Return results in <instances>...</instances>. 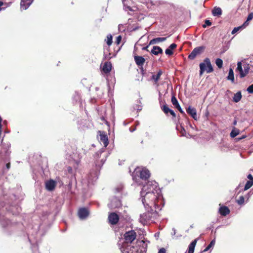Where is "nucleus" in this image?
Instances as JSON below:
<instances>
[{"label":"nucleus","instance_id":"obj_31","mask_svg":"<svg viewBox=\"0 0 253 253\" xmlns=\"http://www.w3.org/2000/svg\"><path fill=\"white\" fill-rule=\"evenodd\" d=\"M239 130L234 127L230 132V136L232 138H234L239 134Z\"/></svg>","mask_w":253,"mask_h":253},{"label":"nucleus","instance_id":"obj_35","mask_svg":"<svg viewBox=\"0 0 253 253\" xmlns=\"http://www.w3.org/2000/svg\"><path fill=\"white\" fill-rule=\"evenodd\" d=\"M215 243V240L214 239L212 240L210 244L204 249V250L203 251V252H205L209 251L211 247H212L214 245Z\"/></svg>","mask_w":253,"mask_h":253},{"label":"nucleus","instance_id":"obj_36","mask_svg":"<svg viewBox=\"0 0 253 253\" xmlns=\"http://www.w3.org/2000/svg\"><path fill=\"white\" fill-rule=\"evenodd\" d=\"M215 64L219 68H221L223 65V61L220 58H217L215 60Z\"/></svg>","mask_w":253,"mask_h":253},{"label":"nucleus","instance_id":"obj_8","mask_svg":"<svg viewBox=\"0 0 253 253\" xmlns=\"http://www.w3.org/2000/svg\"><path fill=\"white\" fill-rule=\"evenodd\" d=\"M108 207L112 210L119 208L122 206V202L120 198L114 196L110 199V203L108 205Z\"/></svg>","mask_w":253,"mask_h":253},{"label":"nucleus","instance_id":"obj_12","mask_svg":"<svg viewBox=\"0 0 253 253\" xmlns=\"http://www.w3.org/2000/svg\"><path fill=\"white\" fill-rule=\"evenodd\" d=\"M0 223L3 228L11 226L13 225L12 222L9 221L6 217L1 214H0Z\"/></svg>","mask_w":253,"mask_h":253},{"label":"nucleus","instance_id":"obj_57","mask_svg":"<svg viewBox=\"0 0 253 253\" xmlns=\"http://www.w3.org/2000/svg\"><path fill=\"white\" fill-rule=\"evenodd\" d=\"M10 168V163H8L6 164V168L7 169H9Z\"/></svg>","mask_w":253,"mask_h":253},{"label":"nucleus","instance_id":"obj_33","mask_svg":"<svg viewBox=\"0 0 253 253\" xmlns=\"http://www.w3.org/2000/svg\"><path fill=\"white\" fill-rule=\"evenodd\" d=\"M107 157V154H103V158L100 160V164H98V163L96 164V166L100 168L105 163L106 160V158Z\"/></svg>","mask_w":253,"mask_h":253},{"label":"nucleus","instance_id":"obj_61","mask_svg":"<svg viewBox=\"0 0 253 253\" xmlns=\"http://www.w3.org/2000/svg\"><path fill=\"white\" fill-rule=\"evenodd\" d=\"M141 72H142V74H143V72H144L143 68H142L141 69Z\"/></svg>","mask_w":253,"mask_h":253},{"label":"nucleus","instance_id":"obj_34","mask_svg":"<svg viewBox=\"0 0 253 253\" xmlns=\"http://www.w3.org/2000/svg\"><path fill=\"white\" fill-rule=\"evenodd\" d=\"M253 185V180H249L246 182L245 187L244 190H247L250 188H251Z\"/></svg>","mask_w":253,"mask_h":253},{"label":"nucleus","instance_id":"obj_56","mask_svg":"<svg viewBox=\"0 0 253 253\" xmlns=\"http://www.w3.org/2000/svg\"><path fill=\"white\" fill-rule=\"evenodd\" d=\"M3 5V2L0 1V11H1L2 9H4L3 8H2L1 6Z\"/></svg>","mask_w":253,"mask_h":253},{"label":"nucleus","instance_id":"obj_16","mask_svg":"<svg viewBox=\"0 0 253 253\" xmlns=\"http://www.w3.org/2000/svg\"><path fill=\"white\" fill-rule=\"evenodd\" d=\"M99 132L100 133V140L101 142H102L104 147L105 148L107 146L108 144V138L107 135L104 132H101L99 131Z\"/></svg>","mask_w":253,"mask_h":253},{"label":"nucleus","instance_id":"obj_39","mask_svg":"<svg viewBox=\"0 0 253 253\" xmlns=\"http://www.w3.org/2000/svg\"><path fill=\"white\" fill-rule=\"evenodd\" d=\"M237 70L239 72L240 75L243 73V67L242 66V64L241 62H238L237 63Z\"/></svg>","mask_w":253,"mask_h":253},{"label":"nucleus","instance_id":"obj_60","mask_svg":"<svg viewBox=\"0 0 253 253\" xmlns=\"http://www.w3.org/2000/svg\"><path fill=\"white\" fill-rule=\"evenodd\" d=\"M233 125H236V124H237V120H235L234 121V122H233Z\"/></svg>","mask_w":253,"mask_h":253},{"label":"nucleus","instance_id":"obj_53","mask_svg":"<svg viewBox=\"0 0 253 253\" xmlns=\"http://www.w3.org/2000/svg\"><path fill=\"white\" fill-rule=\"evenodd\" d=\"M172 232L171 233L172 236H174L176 234V229L174 228L172 229Z\"/></svg>","mask_w":253,"mask_h":253},{"label":"nucleus","instance_id":"obj_59","mask_svg":"<svg viewBox=\"0 0 253 253\" xmlns=\"http://www.w3.org/2000/svg\"><path fill=\"white\" fill-rule=\"evenodd\" d=\"M149 46V44L148 45L146 46L143 47L142 48V50H148V48Z\"/></svg>","mask_w":253,"mask_h":253},{"label":"nucleus","instance_id":"obj_10","mask_svg":"<svg viewBox=\"0 0 253 253\" xmlns=\"http://www.w3.org/2000/svg\"><path fill=\"white\" fill-rule=\"evenodd\" d=\"M78 216L80 219H86L89 215V211L86 208H82L79 209L78 212Z\"/></svg>","mask_w":253,"mask_h":253},{"label":"nucleus","instance_id":"obj_1","mask_svg":"<svg viewBox=\"0 0 253 253\" xmlns=\"http://www.w3.org/2000/svg\"><path fill=\"white\" fill-rule=\"evenodd\" d=\"M146 188L145 187L144 189H142L140 192L141 201L145 209H150L152 211H153V208L155 210L159 208L158 202L161 199L162 195L161 193L157 194V193L150 192L145 193Z\"/></svg>","mask_w":253,"mask_h":253},{"label":"nucleus","instance_id":"obj_43","mask_svg":"<svg viewBox=\"0 0 253 253\" xmlns=\"http://www.w3.org/2000/svg\"><path fill=\"white\" fill-rule=\"evenodd\" d=\"M211 25V22L209 20H206L205 24L203 25L204 28H206L207 26H210Z\"/></svg>","mask_w":253,"mask_h":253},{"label":"nucleus","instance_id":"obj_27","mask_svg":"<svg viewBox=\"0 0 253 253\" xmlns=\"http://www.w3.org/2000/svg\"><path fill=\"white\" fill-rule=\"evenodd\" d=\"M124 188V186L122 184L118 185L114 189V192L118 195L122 194Z\"/></svg>","mask_w":253,"mask_h":253},{"label":"nucleus","instance_id":"obj_7","mask_svg":"<svg viewBox=\"0 0 253 253\" xmlns=\"http://www.w3.org/2000/svg\"><path fill=\"white\" fill-rule=\"evenodd\" d=\"M146 210H147V212L141 214L139 218L140 222L143 225L146 224L148 222L152 220L153 216L155 214L153 211H156V210L152 211L150 209L147 208Z\"/></svg>","mask_w":253,"mask_h":253},{"label":"nucleus","instance_id":"obj_51","mask_svg":"<svg viewBox=\"0 0 253 253\" xmlns=\"http://www.w3.org/2000/svg\"><path fill=\"white\" fill-rule=\"evenodd\" d=\"M180 133H181L182 135V136H184V134L186 132V131L185 130V129L183 127H181V130L180 131Z\"/></svg>","mask_w":253,"mask_h":253},{"label":"nucleus","instance_id":"obj_25","mask_svg":"<svg viewBox=\"0 0 253 253\" xmlns=\"http://www.w3.org/2000/svg\"><path fill=\"white\" fill-rule=\"evenodd\" d=\"M98 178V174L97 172L94 173L90 172L88 176V183H92L93 181H95Z\"/></svg>","mask_w":253,"mask_h":253},{"label":"nucleus","instance_id":"obj_37","mask_svg":"<svg viewBox=\"0 0 253 253\" xmlns=\"http://www.w3.org/2000/svg\"><path fill=\"white\" fill-rule=\"evenodd\" d=\"M80 98L81 96L80 93L76 91L73 97V99L76 102H77L78 101H80Z\"/></svg>","mask_w":253,"mask_h":253},{"label":"nucleus","instance_id":"obj_2","mask_svg":"<svg viewBox=\"0 0 253 253\" xmlns=\"http://www.w3.org/2000/svg\"><path fill=\"white\" fill-rule=\"evenodd\" d=\"M147 244L143 240L137 241L136 246H127L126 244L120 247L122 253H146Z\"/></svg>","mask_w":253,"mask_h":253},{"label":"nucleus","instance_id":"obj_52","mask_svg":"<svg viewBox=\"0 0 253 253\" xmlns=\"http://www.w3.org/2000/svg\"><path fill=\"white\" fill-rule=\"evenodd\" d=\"M37 247L36 245H34L33 247V250L35 249V252H34V253H40L39 251L37 250Z\"/></svg>","mask_w":253,"mask_h":253},{"label":"nucleus","instance_id":"obj_15","mask_svg":"<svg viewBox=\"0 0 253 253\" xmlns=\"http://www.w3.org/2000/svg\"><path fill=\"white\" fill-rule=\"evenodd\" d=\"M187 113L190 115L195 120H197V115L196 109L191 106H189L186 108Z\"/></svg>","mask_w":253,"mask_h":253},{"label":"nucleus","instance_id":"obj_47","mask_svg":"<svg viewBox=\"0 0 253 253\" xmlns=\"http://www.w3.org/2000/svg\"><path fill=\"white\" fill-rule=\"evenodd\" d=\"M253 19V13H250L247 17V21H250Z\"/></svg>","mask_w":253,"mask_h":253},{"label":"nucleus","instance_id":"obj_44","mask_svg":"<svg viewBox=\"0 0 253 253\" xmlns=\"http://www.w3.org/2000/svg\"><path fill=\"white\" fill-rule=\"evenodd\" d=\"M165 53L167 55H171L172 54H173L172 50H171V49H170L169 47L166 49Z\"/></svg>","mask_w":253,"mask_h":253},{"label":"nucleus","instance_id":"obj_20","mask_svg":"<svg viewBox=\"0 0 253 253\" xmlns=\"http://www.w3.org/2000/svg\"><path fill=\"white\" fill-rule=\"evenodd\" d=\"M112 64L110 62H106L104 63L103 68L102 71L105 73H109L112 69Z\"/></svg>","mask_w":253,"mask_h":253},{"label":"nucleus","instance_id":"obj_21","mask_svg":"<svg viewBox=\"0 0 253 253\" xmlns=\"http://www.w3.org/2000/svg\"><path fill=\"white\" fill-rule=\"evenodd\" d=\"M219 212L221 215L226 216L229 214L230 210L227 207L222 206L219 209Z\"/></svg>","mask_w":253,"mask_h":253},{"label":"nucleus","instance_id":"obj_29","mask_svg":"<svg viewBox=\"0 0 253 253\" xmlns=\"http://www.w3.org/2000/svg\"><path fill=\"white\" fill-rule=\"evenodd\" d=\"M242 96L241 91L237 92L234 94L233 97V101L236 103L239 102L242 98Z\"/></svg>","mask_w":253,"mask_h":253},{"label":"nucleus","instance_id":"obj_46","mask_svg":"<svg viewBox=\"0 0 253 253\" xmlns=\"http://www.w3.org/2000/svg\"><path fill=\"white\" fill-rule=\"evenodd\" d=\"M249 21H247V20H246V21L241 26H240L242 29L245 28L247 26L249 25Z\"/></svg>","mask_w":253,"mask_h":253},{"label":"nucleus","instance_id":"obj_3","mask_svg":"<svg viewBox=\"0 0 253 253\" xmlns=\"http://www.w3.org/2000/svg\"><path fill=\"white\" fill-rule=\"evenodd\" d=\"M132 178L138 185H140V180H146L150 176V171L145 169L137 167L135 169L132 173Z\"/></svg>","mask_w":253,"mask_h":253},{"label":"nucleus","instance_id":"obj_28","mask_svg":"<svg viewBox=\"0 0 253 253\" xmlns=\"http://www.w3.org/2000/svg\"><path fill=\"white\" fill-rule=\"evenodd\" d=\"M227 79L228 80H230L232 82V83H234V72L232 68H230L229 70L228 76L227 77Z\"/></svg>","mask_w":253,"mask_h":253},{"label":"nucleus","instance_id":"obj_18","mask_svg":"<svg viewBox=\"0 0 253 253\" xmlns=\"http://www.w3.org/2000/svg\"><path fill=\"white\" fill-rule=\"evenodd\" d=\"M134 58L136 64L138 66L142 67L145 61V58L143 56L138 55L135 56Z\"/></svg>","mask_w":253,"mask_h":253},{"label":"nucleus","instance_id":"obj_17","mask_svg":"<svg viewBox=\"0 0 253 253\" xmlns=\"http://www.w3.org/2000/svg\"><path fill=\"white\" fill-rule=\"evenodd\" d=\"M34 0H21L20 2L21 9H27L33 2Z\"/></svg>","mask_w":253,"mask_h":253},{"label":"nucleus","instance_id":"obj_9","mask_svg":"<svg viewBox=\"0 0 253 253\" xmlns=\"http://www.w3.org/2000/svg\"><path fill=\"white\" fill-rule=\"evenodd\" d=\"M205 49L203 46H198L195 48L188 56V58L191 60H193L197 55L201 54Z\"/></svg>","mask_w":253,"mask_h":253},{"label":"nucleus","instance_id":"obj_26","mask_svg":"<svg viewBox=\"0 0 253 253\" xmlns=\"http://www.w3.org/2000/svg\"><path fill=\"white\" fill-rule=\"evenodd\" d=\"M197 243V240L193 241L188 246V253H193Z\"/></svg>","mask_w":253,"mask_h":253},{"label":"nucleus","instance_id":"obj_30","mask_svg":"<svg viewBox=\"0 0 253 253\" xmlns=\"http://www.w3.org/2000/svg\"><path fill=\"white\" fill-rule=\"evenodd\" d=\"M162 71L159 70L156 75H153L152 76V79L156 83H157L160 79V78L162 75Z\"/></svg>","mask_w":253,"mask_h":253},{"label":"nucleus","instance_id":"obj_6","mask_svg":"<svg viewBox=\"0 0 253 253\" xmlns=\"http://www.w3.org/2000/svg\"><path fill=\"white\" fill-rule=\"evenodd\" d=\"M146 187V189L145 190V193L147 192H150L155 193H161V190L158 188V184L155 181H148L146 184L143 186L142 189H144Z\"/></svg>","mask_w":253,"mask_h":253},{"label":"nucleus","instance_id":"obj_11","mask_svg":"<svg viewBox=\"0 0 253 253\" xmlns=\"http://www.w3.org/2000/svg\"><path fill=\"white\" fill-rule=\"evenodd\" d=\"M119 219V215L115 212H111L109 214L108 220L111 224H116Z\"/></svg>","mask_w":253,"mask_h":253},{"label":"nucleus","instance_id":"obj_23","mask_svg":"<svg viewBox=\"0 0 253 253\" xmlns=\"http://www.w3.org/2000/svg\"><path fill=\"white\" fill-rule=\"evenodd\" d=\"M154 55H158L159 54L163 53V49L158 46H154L151 51Z\"/></svg>","mask_w":253,"mask_h":253},{"label":"nucleus","instance_id":"obj_48","mask_svg":"<svg viewBox=\"0 0 253 253\" xmlns=\"http://www.w3.org/2000/svg\"><path fill=\"white\" fill-rule=\"evenodd\" d=\"M122 40V37L121 36H119L117 37L116 42L117 44H120Z\"/></svg>","mask_w":253,"mask_h":253},{"label":"nucleus","instance_id":"obj_49","mask_svg":"<svg viewBox=\"0 0 253 253\" xmlns=\"http://www.w3.org/2000/svg\"><path fill=\"white\" fill-rule=\"evenodd\" d=\"M176 44H175V43H172L169 46V48L170 49H171V50H172L173 49H174L175 48H176Z\"/></svg>","mask_w":253,"mask_h":253},{"label":"nucleus","instance_id":"obj_5","mask_svg":"<svg viewBox=\"0 0 253 253\" xmlns=\"http://www.w3.org/2000/svg\"><path fill=\"white\" fill-rule=\"evenodd\" d=\"M199 67L200 76H202L204 72H206L207 73H210L213 71L210 59L209 58H206L204 62L200 64Z\"/></svg>","mask_w":253,"mask_h":253},{"label":"nucleus","instance_id":"obj_24","mask_svg":"<svg viewBox=\"0 0 253 253\" xmlns=\"http://www.w3.org/2000/svg\"><path fill=\"white\" fill-rule=\"evenodd\" d=\"M167 37L156 38L150 41L149 45L156 44L159 42H163L166 40Z\"/></svg>","mask_w":253,"mask_h":253},{"label":"nucleus","instance_id":"obj_4","mask_svg":"<svg viewBox=\"0 0 253 253\" xmlns=\"http://www.w3.org/2000/svg\"><path fill=\"white\" fill-rule=\"evenodd\" d=\"M124 241L122 242L120 241L118 243V245L119 248L124 244H126L127 246H130V244L136 239V234L135 232L133 230H131L128 232H126L124 235Z\"/></svg>","mask_w":253,"mask_h":253},{"label":"nucleus","instance_id":"obj_13","mask_svg":"<svg viewBox=\"0 0 253 253\" xmlns=\"http://www.w3.org/2000/svg\"><path fill=\"white\" fill-rule=\"evenodd\" d=\"M171 103L173 106L183 115H185V112L180 107L176 98L173 95L171 97Z\"/></svg>","mask_w":253,"mask_h":253},{"label":"nucleus","instance_id":"obj_62","mask_svg":"<svg viewBox=\"0 0 253 253\" xmlns=\"http://www.w3.org/2000/svg\"><path fill=\"white\" fill-rule=\"evenodd\" d=\"M137 110H141V108H138L137 109Z\"/></svg>","mask_w":253,"mask_h":253},{"label":"nucleus","instance_id":"obj_58","mask_svg":"<svg viewBox=\"0 0 253 253\" xmlns=\"http://www.w3.org/2000/svg\"><path fill=\"white\" fill-rule=\"evenodd\" d=\"M68 170L69 172H70V173H72V170H72V168H71V167H69L68 168Z\"/></svg>","mask_w":253,"mask_h":253},{"label":"nucleus","instance_id":"obj_55","mask_svg":"<svg viewBox=\"0 0 253 253\" xmlns=\"http://www.w3.org/2000/svg\"><path fill=\"white\" fill-rule=\"evenodd\" d=\"M247 177L248 179H249L250 180H253V176L252 175V174H249L248 176H247Z\"/></svg>","mask_w":253,"mask_h":253},{"label":"nucleus","instance_id":"obj_40","mask_svg":"<svg viewBox=\"0 0 253 253\" xmlns=\"http://www.w3.org/2000/svg\"><path fill=\"white\" fill-rule=\"evenodd\" d=\"M106 43L109 46L111 45L112 43V36L111 35L109 34L107 36Z\"/></svg>","mask_w":253,"mask_h":253},{"label":"nucleus","instance_id":"obj_45","mask_svg":"<svg viewBox=\"0 0 253 253\" xmlns=\"http://www.w3.org/2000/svg\"><path fill=\"white\" fill-rule=\"evenodd\" d=\"M247 91L249 93H253V84L250 85L247 89Z\"/></svg>","mask_w":253,"mask_h":253},{"label":"nucleus","instance_id":"obj_42","mask_svg":"<svg viewBox=\"0 0 253 253\" xmlns=\"http://www.w3.org/2000/svg\"><path fill=\"white\" fill-rule=\"evenodd\" d=\"M244 203V197L242 196H240L239 198V199L237 200V203L240 205H241L242 204H243Z\"/></svg>","mask_w":253,"mask_h":253},{"label":"nucleus","instance_id":"obj_14","mask_svg":"<svg viewBox=\"0 0 253 253\" xmlns=\"http://www.w3.org/2000/svg\"><path fill=\"white\" fill-rule=\"evenodd\" d=\"M56 182L52 179L45 182V188L49 191H53L56 186Z\"/></svg>","mask_w":253,"mask_h":253},{"label":"nucleus","instance_id":"obj_38","mask_svg":"<svg viewBox=\"0 0 253 253\" xmlns=\"http://www.w3.org/2000/svg\"><path fill=\"white\" fill-rule=\"evenodd\" d=\"M162 110L163 111V112L166 114H168L169 113L170 111L171 110L170 109H169L168 106L166 104V105H163L162 107H161Z\"/></svg>","mask_w":253,"mask_h":253},{"label":"nucleus","instance_id":"obj_32","mask_svg":"<svg viewBox=\"0 0 253 253\" xmlns=\"http://www.w3.org/2000/svg\"><path fill=\"white\" fill-rule=\"evenodd\" d=\"M105 152V148H102L100 150L97 152L95 154V158L97 160L99 159L101 156V155L103 154Z\"/></svg>","mask_w":253,"mask_h":253},{"label":"nucleus","instance_id":"obj_22","mask_svg":"<svg viewBox=\"0 0 253 253\" xmlns=\"http://www.w3.org/2000/svg\"><path fill=\"white\" fill-rule=\"evenodd\" d=\"M222 9L219 7L215 6L212 10V14L213 16L219 17L222 14Z\"/></svg>","mask_w":253,"mask_h":253},{"label":"nucleus","instance_id":"obj_50","mask_svg":"<svg viewBox=\"0 0 253 253\" xmlns=\"http://www.w3.org/2000/svg\"><path fill=\"white\" fill-rule=\"evenodd\" d=\"M166 250L165 248H161L158 252V253H166Z\"/></svg>","mask_w":253,"mask_h":253},{"label":"nucleus","instance_id":"obj_19","mask_svg":"<svg viewBox=\"0 0 253 253\" xmlns=\"http://www.w3.org/2000/svg\"><path fill=\"white\" fill-rule=\"evenodd\" d=\"M243 73H242L240 75V77L241 78H244L249 73L250 70V66L248 64H244L243 65Z\"/></svg>","mask_w":253,"mask_h":253},{"label":"nucleus","instance_id":"obj_41","mask_svg":"<svg viewBox=\"0 0 253 253\" xmlns=\"http://www.w3.org/2000/svg\"><path fill=\"white\" fill-rule=\"evenodd\" d=\"M242 28L241 26H239V27H235L233 29V30L231 32V34L232 35H234L235 34H236L237 32H238L239 31H240V30H242Z\"/></svg>","mask_w":253,"mask_h":253},{"label":"nucleus","instance_id":"obj_54","mask_svg":"<svg viewBox=\"0 0 253 253\" xmlns=\"http://www.w3.org/2000/svg\"><path fill=\"white\" fill-rule=\"evenodd\" d=\"M169 113L173 117H176V114L174 112V111L172 110H171L169 112Z\"/></svg>","mask_w":253,"mask_h":253}]
</instances>
